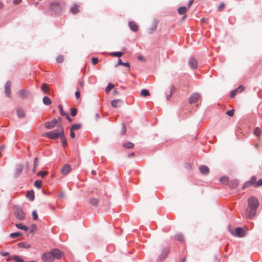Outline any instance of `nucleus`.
<instances>
[{"instance_id": "1", "label": "nucleus", "mask_w": 262, "mask_h": 262, "mask_svg": "<svg viewBox=\"0 0 262 262\" xmlns=\"http://www.w3.org/2000/svg\"><path fill=\"white\" fill-rule=\"evenodd\" d=\"M258 206V200L253 196H250L248 200V207L246 209L247 217L252 219L255 215Z\"/></svg>"}, {"instance_id": "2", "label": "nucleus", "mask_w": 262, "mask_h": 262, "mask_svg": "<svg viewBox=\"0 0 262 262\" xmlns=\"http://www.w3.org/2000/svg\"><path fill=\"white\" fill-rule=\"evenodd\" d=\"M62 255V252L57 249L52 250L50 252L43 253L41 257L43 262H53L55 258L60 259Z\"/></svg>"}, {"instance_id": "3", "label": "nucleus", "mask_w": 262, "mask_h": 262, "mask_svg": "<svg viewBox=\"0 0 262 262\" xmlns=\"http://www.w3.org/2000/svg\"><path fill=\"white\" fill-rule=\"evenodd\" d=\"M58 128L52 132L45 133L42 134V136L47 137L51 139H56L60 137L61 135L64 134L63 128L61 126L58 125Z\"/></svg>"}, {"instance_id": "4", "label": "nucleus", "mask_w": 262, "mask_h": 262, "mask_svg": "<svg viewBox=\"0 0 262 262\" xmlns=\"http://www.w3.org/2000/svg\"><path fill=\"white\" fill-rule=\"evenodd\" d=\"M230 233L235 236L242 237L245 235V230L241 227L235 228V230H231Z\"/></svg>"}, {"instance_id": "5", "label": "nucleus", "mask_w": 262, "mask_h": 262, "mask_svg": "<svg viewBox=\"0 0 262 262\" xmlns=\"http://www.w3.org/2000/svg\"><path fill=\"white\" fill-rule=\"evenodd\" d=\"M15 208L14 214L16 217L19 220H24L26 217V214L22 209L17 206H15Z\"/></svg>"}, {"instance_id": "6", "label": "nucleus", "mask_w": 262, "mask_h": 262, "mask_svg": "<svg viewBox=\"0 0 262 262\" xmlns=\"http://www.w3.org/2000/svg\"><path fill=\"white\" fill-rule=\"evenodd\" d=\"M50 8L55 13H59L61 10L60 5L57 2L51 3L50 5Z\"/></svg>"}, {"instance_id": "7", "label": "nucleus", "mask_w": 262, "mask_h": 262, "mask_svg": "<svg viewBox=\"0 0 262 262\" xmlns=\"http://www.w3.org/2000/svg\"><path fill=\"white\" fill-rule=\"evenodd\" d=\"M11 85V82L10 81H8L5 85V92L6 96L9 97L11 98V90L10 87Z\"/></svg>"}, {"instance_id": "8", "label": "nucleus", "mask_w": 262, "mask_h": 262, "mask_svg": "<svg viewBox=\"0 0 262 262\" xmlns=\"http://www.w3.org/2000/svg\"><path fill=\"white\" fill-rule=\"evenodd\" d=\"M200 97V95L198 93H194L192 94L189 99V103L190 104H193L196 103L199 99Z\"/></svg>"}, {"instance_id": "9", "label": "nucleus", "mask_w": 262, "mask_h": 262, "mask_svg": "<svg viewBox=\"0 0 262 262\" xmlns=\"http://www.w3.org/2000/svg\"><path fill=\"white\" fill-rule=\"evenodd\" d=\"M123 102L120 99L114 100L111 101V105L113 107L118 108L121 106Z\"/></svg>"}, {"instance_id": "10", "label": "nucleus", "mask_w": 262, "mask_h": 262, "mask_svg": "<svg viewBox=\"0 0 262 262\" xmlns=\"http://www.w3.org/2000/svg\"><path fill=\"white\" fill-rule=\"evenodd\" d=\"M57 123V120L56 119H54L51 122H46L45 123V126L48 129H51L53 128L55 126V124Z\"/></svg>"}, {"instance_id": "11", "label": "nucleus", "mask_w": 262, "mask_h": 262, "mask_svg": "<svg viewBox=\"0 0 262 262\" xmlns=\"http://www.w3.org/2000/svg\"><path fill=\"white\" fill-rule=\"evenodd\" d=\"M72 168L70 165H65L61 169V173L63 175L67 174L69 172L71 171Z\"/></svg>"}, {"instance_id": "12", "label": "nucleus", "mask_w": 262, "mask_h": 262, "mask_svg": "<svg viewBox=\"0 0 262 262\" xmlns=\"http://www.w3.org/2000/svg\"><path fill=\"white\" fill-rule=\"evenodd\" d=\"M189 65L192 69H196L198 67V61L196 59L191 58L189 61Z\"/></svg>"}, {"instance_id": "13", "label": "nucleus", "mask_w": 262, "mask_h": 262, "mask_svg": "<svg viewBox=\"0 0 262 262\" xmlns=\"http://www.w3.org/2000/svg\"><path fill=\"white\" fill-rule=\"evenodd\" d=\"M18 96L21 99H26L28 97V92L25 90H21L18 92Z\"/></svg>"}, {"instance_id": "14", "label": "nucleus", "mask_w": 262, "mask_h": 262, "mask_svg": "<svg viewBox=\"0 0 262 262\" xmlns=\"http://www.w3.org/2000/svg\"><path fill=\"white\" fill-rule=\"evenodd\" d=\"M70 12L73 14L78 13L79 12V6L76 4L73 5L70 8Z\"/></svg>"}, {"instance_id": "15", "label": "nucleus", "mask_w": 262, "mask_h": 262, "mask_svg": "<svg viewBox=\"0 0 262 262\" xmlns=\"http://www.w3.org/2000/svg\"><path fill=\"white\" fill-rule=\"evenodd\" d=\"M200 171L201 173L203 174H207L209 172V169L205 165H202L199 168Z\"/></svg>"}, {"instance_id": "16", "label": "nucleus", "mask_w": 262, "mask_h": 262, "mask_svg": "<svg viewBox=\"0 0 262 262\" xmlns=\"http://www.w3.org/2000/svg\"><path fill=\"white\" fill-rule=\"evenodd\" d=\"M129 28L133 31L136 32L138 30L139 27L138 25L134 21L129 22Z\"/></svg>"}, {"instance_id": "17", "label": "nucleus", "mask_w": 262, "mask_h": 262, "mask_svg": "<svg viewBox=\"0 0 262 262\" xmlns=\"http://www.w3.org/2000/svg\"><path fill=\"white\" fill-rule=\"evenodd\" d=\"M16 113L17 116L20 118H23L25 117V113L24 111L21 108H18Z\"/></svg>"}, {"instance_id": "18", "label": "nucleus", "mask_w": 262, "mask_h": 262, "mask_svg": "<svg viewBox=\"0 0 262 262\" xmlns=\"http://www.w3.org/2000/svg\"><path fill=\"white\" fill-rule=\"evenodd\" d=\"M39 165V159L36 157L34 160L33 172H35L36 170V168Z\"/></svg>"}, {"instance_id": "19", "label": "nucleus", "mask_w": 262, "mask_h": 262, "mask_svg": "<svg viewBox=\"0 0 262 262\" xmlns=\"http://www.w3.org/2000/svg\"><path fill=\"white\" fill-rule=\"evenodd\" d=\"M98 202L99 200L96 198H91L90 199V204L94 206H97L98 204Z\"/></svg>"}, {"instance_id": "20", "label": "nucleus", "mask_w": 262, "mask_h": 262, "mask_svg": "<svg viewBox=\"0 0 262 262\" xmlns=\"http://www.w3.org/2000/svg\"><path fill=\"white\" fill-rule=\"evenodd\" d=\"M27 197L31 201H33L34 199V193L33 191H28L26 195Z\"/></svg>"}, {"instance_id": "21", "label": "nucleus", "mask_w": 262, "mask_h": 262, "mask_svg": "<svg viewBox=\"0 0 262 262\" xmlns=\"http://www.w3.org/2000/svg\"><path fill=\"white\" fill-rule=\"evenodd\" d=\"M230 185L232 188L235 189L238 186V182L236 180H232L230 182Z\"/></svg>"}, {"instance_id": "22", "label": "nucleus", "mask_w": 262, "mask_h": 262, "mask_svg": "<svg viewBox=\"0 0 262 262\" xmlns=\"http://www.w3.org/2000/svg\"><path fill=\"white\" fill-rule=\"evenodd\" d=\"M140 95L142 97H146L150 95V93L147 90L143 89L141 91Z\"/></svg>"}, {"instance_id": "23", "label": "nucleus", "mask_w": 262, "mask_h": 262, "mask_svg": "<svg viewBox=\"0 0 262 262\" xmlns=\"http://www.w3.org/2000/svg\"><path fill=\"white\" fill-rule=\"evenodd\" d=\"M16 227L19 229L27 231L28 230V228L27 226L23 225L22 224H15Z\"/></svg>"}, {"instance_id": "24", "label": "nucleus", "mask_w": 262, "mask_h": 262, "mask_svg": "<svg viewBox=\"0 0 262 262\" xmlns=\"http://www.w3.org/2000/svg\"><path fill=\"white\" fill-rule=\"evenodd\" d=\"M187 10V8L185 7H181L178 9V11L179 14H184L185 13Z\"/></svg>"}, {"instance_id": "25", "label": "nucleus", "mask_w": 262, "mask_h": 262, "mask_svg": "<svg viewBox=\"0 0 262 262\" xmlns=\"http://www.w3.org/2000/svg\"><path fill=\"white\" fill-rule=\"evenodd\" d=\"M174 239L178 241L182 242L184 240V237L181 233H178L175 235Z\"/></svg>"}, {"instance_id": "26", "label": "nucleus", "mask_w": 262, "mask_h": 262, "mask_svg": "<svg viewBox=\"0 0 262 262\" xmlns=\"http://www.w3.org/2000/svg\"><path fill=\"white\" fill-rule=\"evenodd\" d=\"M43 102L45 105H49L51 103L50 99L47 96H45L42 99Z\"/></svg>"}, {"instance_id": "27", "label": "nucleus", "mask_w": 262, "mask_h": 262, "mask_svg": "<svg viewBox=\"0 0 262 262\" xmlns=\"http://www.w3.org/2000/svg\"><path fill=\"white\" fill-rule=\"evenodd\" d=\"M123 146L127 149H131L134 147V144L132 142H127L123 144Z\"/></svg>"}, {"instance_id": "28", "label": "nucleus", "mask_w": 262, "mask_h": 262, "mask_svg": "<svg viewBox=\"0 0 262 262\" xmlns=\"http://www.w3.org/2000/svg\"><path fill=\"white\" fill-rule=\"evenodd\" d=\"M18 246L25 248H29L31 247L30 244L28 243H20L18 244Z\"/></svg>"}, {"instance_id": "29", "label": "nucleus", "mask_w": 262, "mask_h": 262, "mask_svg": "<svg viewBox=\"0 0 262 262\" xmlns=\"http://www.w3.org/2000/svg\"><path fill=\"white\" fill-rule=\"evenodd\" d=\"M114 88V85L112 83H108L107 87L105 89V93L108 94L111 90Z\"/></svg>"}, {"instance_id": "30", "label": "nucleus", "mask_w": 262, "mask_h": 262, "mask_svg": "<svg viewBox=\"0 0 262 262\" xmlns=\"http://www.w3.org/2000/svg\"><path fill=\"white\" fill-rule=\"evenodd\" d=\"M61 142L63 146H65L67 144V141L66 138L64 136V134L60 136Z\"/></svg>"}, {"instance_id": "31", "label": "nucleus", "mask_w": 262, "mask_h": 262, "mask_svg": "<svg viewBox=\"0 0 262 262\" xmlns=\"http://www.w3.org/2000/svg\"><path fill=\"white\" fill-rule=\"evenodd\" d=\"M58 108L59 109V111H60V114L62 116L68 117V114H67L66 113H65L63 111V108H62V106H61V105H60V104L58 105Z\"/></svg>"}, {"instance_id": "32", "label": "nucleus", "mask_w": 262, "mask_h": 262, "mask_svg": "<svg viewBox=\"0 0 262 262\" xmlns=\"http://www.w3.org/2000/svg\"><path fill=\"white\" fill-rule=\"evenodd\" d=\"M48 174V172L47 171H41L38 172L37 173V175L38 176H40L42 178H44L45 176H46Z\"/></svg>"}, {"instance_id": "33", "label": "nucleus", "mask_w": 262, "mask_h": 262, "mask_svg": "<svg viewBox=\"0 0 262 262\" xmlns=\"http://www.w3.org/2000/svg\"><path fill=\"white\" fill-rule=\"evenodd\" d=\"M157 26V23L156 22L154 23L151 26V27L149 29V33H152L153 32H154L156 30Z\"/></svg>"}, {"instance_id": "34", "label": "nucleus", "mask_w": 262, "mask_h": 262, "mask_svg": "<svg viewBox=\"0 0 262 262\" xmlns=\"http://www.w3.org/2000/svg\"><path fill=\"white\" fill-rule=\"evenodd\" d=\"M261 134V132L259 127H256L254 129V134L257 137H259Z\"/></svg>"}, {"instance_id": "35", "label": "nucleus", "mask_w": 262, "mask_h": 262, "mask_svg": "<svg viewBox=\"0 0 262 262\" xmlns=\"http://www.w3.org/2000/svg\"><path fill=\"white\" fill-rule=\"evenodd\" d=\"M81 125L80 124H73L71 127V130H77V129H79L81 128Z\"/></svg>"}, {"instance_id": "36", "label": "nucleus", "mask_w": 262, "mask_h": 262, "mask_svg": "<svg viewBox=\"0 0 262 262\" xmlns=\"http://www.w3.org/2000/svg\"><path fill=\"white\" fill-rule=\"evenodd\" d=\"M34 186L38 189H40L42 186V182L40 180H37L34 183Z\"/></svg>"}, {"instance_id": "37", "label": "nucleus", "mask_w": 262, "mask_h": 262, "mask_svg": "<svg viewBox=\"0 0 262 262\" xmlns=\"http://www.w3.org/2000/svg\"><path fill=\"white\" fill-rule=\"evenodd\" d=\"M117 64L124 66L125 67H128V68L130 67L129 63L128 62L124 63V62H122V61L120 59H119L118 60Z\"/></svg>"}, {"instance_id": "38", "label": "nucleus", "mask_w": 262, "mask_h": 262, "mask_svg": "<svg viewBox=\"0 0 262 262\" xmlns=\"http://www.w3.org/2000/svg\"><path fill=\"white\" fill-rule=\"evenodd\" d=\"M56 60L58 63H62L64 60V57L63 55H59L57 57Z\"/></svg>"}, {"instance_id": "39", "label": "nucleus", "mask_w": 262, "mask_h": 262, "mask_svg": "<svg viewBox=\"0 0 262 262\" xmlns=\"http://www.w3.org/2000/svg\"><path fill=\"white\" fill-rule=\"evenodd\" d=\"M256 178L255 176L252 177L251 180L249 181V183L251 185H254L255 186V183H256Z\"/></svg>"}, {"instance_id": "40", "label": "nucleus", "mask_w": 262, "mask_h": 262, "mask_svg": "<svg viewBox=\"0 0 262 262\" xmlns=\"http://www.w3.org/2000/svg\"><path fill=\"white\" fill-rule=\"evenodd\" d=\"M21 235V233L20 232H14L10 234V237L12 238H15Z\"/></svg>"}, {"instance_id": "41", "label": "nucleus", "mask_w": 262, "mask_h": 262, "mask_svg": "<svg viewBox=\"0 0 262 262\" xmlns=\"http://www.w3.org/2000/svg\"><path fill=\"white\" fill-rule=\"evenodd\" d=\"M110 54L113 56L120 57L123 55V53L121 52H112Z\"/></svg>"}, {"instance_id": "42", "label": "nucleus", "mask_w": 262, "mask_h": 262, "mask_svg": "<svg viewBox=\"0 0 262 262\" xmlns=\"http://www.w3.org/2000/svg\"><path fill=\"white\" fill-rule=\"evenodd\" d=\"M49 88L47 84L43 83L41 86V89L42 91H43L47 93L48 91Z\"/></svg>"}, {"instance_id": "43", "label": "nucleus", "mask_w": 262, "mask_h": 262, "mask_svg": "<svg viewBox=\"0 0 262 262\" xmlns=\"http://www.w3.org/2000/svg\"><path fill=\"white\" fill-rule=\"evenodd\" d=\"M12 259L17 262H24V260L18 256H14Z\"/></svg>"}, {"instance_id": "44", "label": "nucleus", "mask_w": 262, "mask_h": 262, "mask_svg": "<svg viewBox=\"0 0 262 262\" xmlns=\"http://www.w3.org/2000/svg\"><path fill=\"white\" fill-rule=\"evenodd\" d=\"M220 180L221 183H224V184L226 183H227L228 182V179L226 177H221L220 179Z\"/></svg>"}, {"instance_id": "45", "label": "nucleus", "mask_w": 262, "mask_h": 262, "mask_svg": "<svg viewBox=\"0 0 262 262\" xmlns=\"http://www.w3.org/2000/svg\"><path fill=\"white\" fill-rule=\"evenodd\" d=\"M77 112V110L76 108H71V114L72 116H75Z\"/></svg>"}, {"instance_id": "46", "label": "nucleus", "mask_w": 262, "mask_h": 262, "mask_svg": "<svg viewBox=\"0 0 262 262\" xmlns=\"http://www.w3.org/2000/svg\"><path fill=\"white\" fill-rule=\"evenodd\" d=\"M122 129L121 134V135H124L126 132V125H125L124 123H123V124H122Z\"/></svg>"}, {"instance_id": "47", "label": "nucleus", "mask_w": 262, "mask_h": 262, "mask_svg": "<svg viewBox=\"0 0 262 262\" xmlns=\"http://www.w3.org/2000/svg\"><path fill=\"white\" fill-rule=\"evenodd\" d=\"M226 114L230 117H232L234 115V110H232L228 111L226 112Z\"/></svg>"}, {"instance_id": "48", "label": "nucleus", "mask_w": 262, "mask_h": 262, "mask_svg": "<svg viewBox=\"0 0 262 262\" xmlns=\"http://www.w3.org/2000/svg\"><path fill=\"white\" fill-rule=\"evenodd\" d=\"M245 89V87L243 85H239L237 89H236V90H237V92H242Z\"/></svg>"}, {"instance_id": "49", "label": "nucleus", "mask_w": 262, "mask_h": 262, "mask_svg": "<svg viewBox=\"0 0 262 262\" xmlns=\"http://www.w3.org/2000/svg\"><path fill=\"white\" fill-rule=\"evenodd\" d=\"M251 184L249 183V181H248V182H246V183H244L243 186V189H244L248 187H249L250 186H251Z\"/></svg>"}, {"instance_id": "50", "label": "nucleus", "mask_w": 262, "mask_h": 262, "mask_svg": "<svg viewBox=\"0 0 262 262\" xmlns=\"http://www.w3.org/2000/svg\"><path fill=\"white\" fill-rule=\"evenodd\" d=\"M32 216H33V220H36L38 218V216H37V213H36V211L35 210H34L33 212H32Z\"/></svg>"}, {"instance_id": "51", "label": "nucleus", "mask_w": 262, "mask_h": 262, "mask_svg": "<svg viewBox=\"0 0 262 262\" xmlns=\"http://www.w3.org/2000/svg\"><path fill=\"white\" fill-rule=\"evenodd\" d=\"M262 185V178L256 181L255 183V187H258Z\"/></svg>"}, {"instance_id": "52", "label": "nucleus", "mask_w": 262, "mask_h": 262, "mask_svg": "<svg viewBox=\"0 0 262 262\" xmlns=\"http://www.w3.org/2000/svg\"><path fill=\"white\" fill-rule=\"evenodd\" d=\"M92 63L94 65H95V64H96L98 63V59L97 58H96V57H93L92 59Z\"/></svg>"}, {"instance_id": "53", "label": "nucleus", "mask_w": 262, "mask_h": 262, "mask_svg": "<svg viewBox=\"0 0 262 262\" xmlns=\"http://www.w3.org/2000/svg\"><path fill=\"white\" fill-rule=\"evenodd\" d=\"M225 7V5L224 4V3H221L219 7H218V10L219 11H221L222 10V9H224Z\"/></svg>"}, {"instance_id": "54", "label": "nucleus", "mask_w": 262, "mask_h": 262, "mask_svg": "<svg viewBox=\"0 0 262 262\" xmlns=\"http://www.w3.org/2000/svg\"><path fill=\"white\" fill-rule=\"evenodd\" d=\"M75 96L77 99H78L80 97V93L79 88H77V91L75 92Z\"/></svg>"}, {"instance_id": "55", "label": "nucleus", "mask_w": 262, "mask_h": 262, "mask_svg": "<svg viewBox=\"0 0 262 262\" xmlns=\"http://www.w3.org/2000/svg\"><path fill=\"white\" fill-rule=\"evenodd\" d=\"M237 93V90H236V89H235V90H233V91H232L231 92V95H230V96H231V97H234V96L236 95V93Z\"/></svg>"}, {"instance_id": "56", "label": "nucleus", "mask_w": 262, "mask_h": 262, "mask_svg": "<svg viewBox=\"0 0 262 262\" xmlns=\"http://www.w3.org/2000/svg\"><path fill=\"white\" fill-rule=\"evenodd\" d=\"M172 90H170L169 91V93L168 94H167V96H166V98H167V100H169L172 95Z\"/></svg>"}, {"instance_id": "57", "label": "nucleus", "mask_w": 262, "mask_h": 262, "mask_svg": "<svg viewBox=\"0 0 262 262\" xmlns=\"http://www.w3.org/2000/svg\"><path fill=\"white\" fill-rule=\"evenodd\" d=\"M21 170H22L21 166H19L18 168H17L16 172H17V174H19L21 173Z\"/></svg>"}, {"instance_id": "58", "label": "nucleus", "mask_w": 262, "mask_h": 262, "mask_svg": "<svg viewBox=\"0 0 262 262\" xmlns=\"http://www.w3.org/2000/svg\"><path fill=\"white\" fill-rule=\"evenodd\" d=\"M70 136L73 139H74L75 137V133H74V130H71V129H70Z\"/></svg>"}, {"instance_id": "59", "label": "nucleus", "mask_w": 262, "mask_h": 262, "mask_svg": "<svg viewBox=\"0 0 262 262\" xmlns=\"http://www.w3.org/2000/svg\"><path fill=\"white\" fill-rule=\"evenodd\" d=\"M138 59L139 60L143 61H145V59L144 57L143 56H139L138 57Z\"/></svg>"}, {"instance_id": "60", "label": "nucleus", "mask_w": 262, "mask_h": 262, "mask_svg": "<svg viewBox=\"0 0 262 262\" xmlns=\"http://www.w3.org/2000/svg\"><path fill=\"white\" fill-rule=\"evenodd\" d=\"M83 86V82L80 81L79 82L78 88H79V90L80 89L82 88Z\"/></svg>"}, {"instance_id": "61", "label": "nucleus", "mask_w": 262, "mask_h": 262, "mask_svg": "<svg viewBox=\"0 0 262 262\" xmlns=\"http://www.w3.org/2000/svg\"><path fill=\"white\" fill-rule=\"evenodd\" d=\"M36 226L35 225H33L32 226V229H31V230L30 231V232H32L33 231H34L35 230H36Z\"/></svg>"}, {"instance_id": "62", "label": "nucleus", "mask_w": 262, "mask_h": 262, "mask_svg": "<svg viewBox=\"0 0 262 262\" xmlns=\"http://www.w3.org/2000/svg\"><path fill=\"white\" fill-rule=\"evenodd\" d=\"M21 1H22V0H14L13 1V3L16 5L20 3L21 2Z\"/></svg>"}, {"instance_id": "63", "label": "nucleus", "mask_w": 262, "mask_h": 262, "mask_svg": "<svg viewBox=\"0 0 262 262\" xmlns=\"http://www.w3.org/2000/svg\"><path fill=\"white\" fill-rule=\"evenodd\" d=\"M193 3V0L189 1V3H188V8H189L191 6V5Z\"/></svg>"}, {"instance_id": "64", "label": "nucleus", "mask_w": 262, "mask_h": 262, "mask_svg": "<svg viewBox=\"0 0 262 262\" xmlns=\"http://www.w3.org/2000/svg\"><path fill=\"white\" fill-rule=\"evenodd\" d=\"M135 153H134V152H132V153H130V154H129V155H128V157L130 158V157H134V156H135Z\"/></svg>"}]
</instances>
